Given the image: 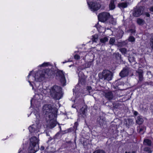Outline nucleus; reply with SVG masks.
<instances>
[{
  "label": "nucleus",
  "instance_id": "obj_1",
  "mask_svg": "<svg viewBox=\"0 0 153 153\" xmlns=\"http://www.w3.org/2000/svg\"><path fill=\"white\" fill-rule=\"evenodd\" d=\"M43 111L44 114L48 115L49 119L56 118L57 110L53 108L51 105H44L43 107Z\"/></svg>",
  "mask_w": 153,
  "mask_h": 153
},
{
  "label": "nucleus",
  "instance_id": "obj_29",
  "mask_svg": "<svg viewBox=\"0 0 153 153\" xmlns=\"http://www.w3.org/2000/svg\"><path fill=\"white\" fill-rule=\"evenodd\" d=\"M28 129H29L30 131V132H33L34 130V129L33 128V127L31 126L29 127L28 128Z\"/></svg>",
  "mask_w": 153,
  "mask_h": 153
},
{
  "label": "nucleus",
  "instance_id": "obj_6",
  "mask_svg": "<svg viewBox=\"0 0 153 153\" xmlns=\"http://www.w3.org/2000/svg\"><path fill=\"white\" fill-rule=\"evenodd\" d=\"M89 7L92 11H96L99 9L100 5L99 2H91L90 3L88 2Z\"/></svg>",
  "mask_w": 153,
  "mask_h": 153
},
{
  "label": "nucleus",
  "instance_id": "obj_25",
  "mask_svg": "<svg viewBox=\"0 0 153 153\" xmlns=\"http://www.w3.org/2000/svg\"><path fill=\"white\" fill-rule=\"evenodd\" d=\"M92 62L89 61L86 62L85 64V66L87 68H89L90 67L91 65H92Z\"/></svg>",
  "mask_w": 153,
  "mask_h": 153
},
{
  "label": "nucleus",
  "instance_id": "obj_39",
  "mask_svg": "<svg viewBox=\"0 0 153 153\" xmlns=\"http://www.w3.org/2000/svg\"><path fill=\"white\" fill-rule=\"evenodd\" d=\"M150 10L151 11L153 12V7H152L150 8Z\"/></svg>",
  "mask_w": 153,
  "mask_h": 153
},
{
  "label": "nucleus",
  "instance_id": "obj_22",
  "mask_svg": "<svg viewBox=\"0 0 153 153\" xmlns=\"http://www.w3.org/2000/svg\"><path fill=\"white\" fill-rule=\"evenodd\" d=\"M108 41V39L106 37H105L100 39V42L103 43H105L106 42Z\"/></svg>",
  "mask_w": 153,
  "mask_h": 153
},
{
  "label": "nucleus",
  "instance_id": "obj_27",
  "mask_svg": "<svg viewBox=\"0 0 153 153\" xmlns=\"http://www.w3.org/2000/svg\"><path fill=\"white\" fill-rule=\"evenodd\" d=\"M93 153H105V152L102 150H97L94 151Z\"/></svg>",
  "mask_w": 153,
  "mask_h": 153
},
{
  "label": "nucleus",
  "instance_id": "obj_35",
  "mask_svg": "<svg viewBox=\"0 0 153 153\" xmlns=\"http://www.w3.org/2000/svg\"><path fill=\"white\" fill-rule=\"evenodd\" d=\"M87 89L88 90H90L92 89V88L91 86H88L87 87Z\"/></svg>",
  "mask_w": 153,
  "mask_h": 153
},
{
  "label": "nucleus",
  "instance_id": "obj_17",
  "mask_svg": "<svg viewBox=\"0 0 153 153\" xmlns=\"http://www.w3.org/2000/svg\"><path fill=\"white\" fill-rule=\"evenodd\" d=\"M127 6L128 5L126 3H121L118 4V7L120 8H126L127 7Z\"/></svg>",
  "mask_w": 153,
  "mask_h": 153
},
{
  "label": "nucleus",
  "instance_id": "obj_41",
  "mask_svg": "<svg viewBox=\"0 0 153 153\" xmlns=\"http://www.w3.org/2000/svg\"><path fill=\"white\" fill-rule=\"evenodd\" d=\"M83 53L85 54V52H82V53H80V54H83Z\"/></svg>",
  "mask_w": 153,
  "mask_h": 153
},
{
  "label": "nucleus",
  "instance_id": "obj_43",
  "mask_svg": "<svg viewBox=\"0 0 153 153\" xmlns=\"http://www.w3.org/2000/svg\"><path fill=\"white\" fill-rule=\"evenodd\" d=\"M31 72H30L29 74V75L28 76V77H29L30 75V74H31Z\"/></svg>",
  "mask_w": 153,
  "mask_h": 153
},
{
  "label": "nucleus",
  "instance_id": "obj_2",
  "mask_svg": "<svg viewBox=\"0 0 153 153\" xmlns=\"http://www.w3.org/2000/svg\"><path fill=\"white\" fill-rule=\"evenodd\" d=\"M50 93L51 97L56 100L60 99L62 96L61 88L58 86H54L50 89Z\"/></svg>",
  "mask_w": 153,
  "mask_h": 153
},
{
  "label": "nucleus",
  "instance_id": "obj_11",
  "mask_svg": "<svg viewBox=\"0 0 153 153\" xmlns=\"http://www.w3.org/2000/svg\"><path fill=\"white\" fill-rule=\"evenodd\" d=\"M128 73V70L127 68H124L120 72V75L122 77H124L127 76Z\"/></svg>",
  "mask_w": 153,
  "mask_h": 153
},
{
  "label": "nucleus",
  "instance_id": "obj_16",
  "mask_svg": "<svg viewBox=\"0 0 153 153\" xmlns=\"http://www.w3.org/2000/svg\"><path fill=\"white\" fill-rule=\"evenodd\" d=\"M137 23L139 25H143L145 23V21L142 19L138 18L137 20Z\"/></svg>",
  "mask_w": 153,
  "mask_h": 153
},
{
  "label": "nucleus",
  "instance_id": "obj_3",
  "mask_svg": "<svg viewBox=\"0 0 153 153\" xmlns=\"http://www.w3.org/2000/svg\"><path fill=\"white\" fill-rule=\"evenodd\" d=\"M30 143L29 150L30 153H35L39 149L38 143L39 140L35 137H32L30 139Z\"/></svg>",
  "mask_w": 153,
  "mask_h": 153
},
{
  "label": "nucleus",
  "instance_id": "obj_30",
  "mask_svg": "<svg viewBox=\"0 0 153 153\" xmlns=\"http://www.w3.org/2000/svg\"><path fill=\"white\" fill-rule=\"evenodd\" d=\"M50 64L48 62H45L42 64V65H40V66H46L47 65H49Z\"/></svg>",
  "mask_w": 153,
  "mask_h": 153
},
{
  "label": "nucleus",
  "instance_id": "obj_23",
  "mask_svg": "<svg viewBox=\"0 0 153 153\" xmlns=\"http://www.w3.org/2000/svg\"><path fill=\"white\" fill-rule=\"evenodd\" d=\"M150 45L152 49L153 50V35L151 36L150 39Z\"/></svg>",
  "mask_w": 153,
  "mask_h": 153
},
{
  "label": "nucleus",
  "instance_id": "obj_24",
  "mask_svg": "<svg viewBox=\"0 0 153 153\" xmlns=\"http://www.w3.org/2000/svg\"><path fill=\"white\" fill-rule=\"evenodd\" d=\"M120 51L123 54H125L127 52V50L125 48H122L120 49Z\"/></svg>",
  "mask_w": 153,
  "mask_h": 153
},
{
  "label": "nucleus",
  "instance_id": "obj_37",
  "mask_svg": "<svg viewBox=\"0 0 153 153\" xmlns=\"http://www.w3.org/2000/svg\"><path fill=\"white\" fill-rule=\"evenodd\" d=\"M138 114V112L136 111H135L134 112V114L135 115H137Z\"/></svg>",
  "mask_w": 153,
  "mask_h": 153
},
{
  "label": "nucleus",
  "instance_id": "obj_26",
  "mask_svg": "<svg viewBox=\"0 0 153 153\" xmlns=\"http://www.w3.org/2000/svg\"><path fill=\"white\" fill-rule=\"evenodd\" d=\"M144 150L145 151H146L148 152V153H151L152 151L148 147H145L144 149Z\"/></svg>",
  "mask_w": 153,
  "mask_h": 153
},
{
  "label": "nucleus",
  "instance_id": "obj_32",
  "mask_svg": "<svg viewBox=\"0 0 153 153\" xmlns=\"http://www.w3.org/2000/svg\"><path fill=\"white\" fill-rule=\"evenodd\" d=\"M137 72L138 73V74H143V71L140 69H139L137 71Z\"/></svg>",
  "mask_w": 153,
  "mask_h": 153
},
{
  "label": "nucleus",
  "instance_id": "obj_9",
  "mask_svg": "<svg viewBox=\"0 0 153 153\" xmlns=\"http://www.w3.org/2000/svg\"><path fill=\"white\" fill-rule=\"evenodd\" d=\"M87 111V107L86 106H84L82 107L80 110V114L82 116L84 117L86 115Z\"/></svg>",
  "mask_w": 153,
  "mask_h": 153
},
{
  "label": "nucleus",
  "instance_id": "obj_18",
  "mask_svg": "<svg viewBox=\"0 0 153 153\" xmlns=\"http://www.w3.org/2000/svg\"><path fill=\"white\" fill-rule=\"evenodd\" d=\"M98 35H95L92 36V40L94 42H97L98 40Z\"/></svg>",
  "mask_w": 153,
  "mask_h": 153
},
{
  "label": "nucleus",
  "instance_id": "obj_10",
  "mask_svg": "<svg viewBox=\"0 0 153 153\" xmlns=\"http://www.w3.org/2000/svg\"><path fill=\"white\" fill-rule=\"evenodd\" d=\"M105 97L108 100H111L113 99L114 95L111 92H108L106 93L105 94Z\"/></svg>",
  "mask_w": 153,
  "mask_h": 153
},
{
  "label": "nucleus",
  "instance_id": "obj_14",
  "mask_svg": "<svg viewBox=\"0 0 153 153\" xmlns=\"http://www.w3.org/2000/svg\"><path fill=\"white\" fill-rule=\"evenodd\" d=\"M143 121V119L141 116H138L136 120V123L140 125L142 124Z\"/></svg>",
  "mask_w": 153,
  "mask_h": 153
},
{
  "label": "nucleus",
  "instance_id": "obj_12",
  "mask_svg": "<svg viewBox=\"0 0 153 153\" xmlns=\"http://www.w3.org/2000/svg\"><path fill=\"white\" fill-rule=\"evenodd\" d=\"M56 118H51L49 119L50 120V126L52 128H54L55 126H56V125L57 124V122L55 120H52V119H55Z\"/></svg>",
  "mask_w": 153,
  "mask_h": 153
},
{
  "label": "nucleus",
  "instance_id": "obj_38",
  "mask_svg": "<svg viewBox=\"0 0 153 153\" xmlns=\"http://www.w3.org/2000/svg\"><path fill=\"white\" fill-rule=\"evenodd\" d=\"M24 152L23 150H21L19 152V153H24Z\"/></svg>",
  "mask_w": 153,
  "mask_h": 153
},
{
  "label": "nucleus",
  "instance_id": "obj_31",
  "mask_svg": "<svg viewBox=\"0 0 153 153\" xmlns=\"http://www.w3.org/2000/svg\"><path fill=\"white\" fill-rule=\"evenodd\" d=\"M139 80L140 81H142L143 79V74L139 75Z\"/></svg>",
  "mask_w": 153,
  "mask_h": 153
},
{
  "label": "nucleus",
  "instance_id": "obj_45",
  "mask_svg": "<svg viewBox=\"0 0 153 153\" xmlns=\"http://www.w3.org/2000/svg\"><path fill=\"white\" fill-rule=\"evenodd\" d=\"M77 125V123H75V126L76 125Z\"/></svg>",
  "mask_w": 153,
  "mask_h": 153
},
{
  "label": "nucleus",
  "instance_id": "obj_7",
  "mask_svg": "<svg viewBox=\"0 0 153 153\" xmlns=\"http://www.w3.org/2000/svg\"><path fill=\"white\" fill-rule=\"evenodd\" d=\"M56 78L60 80L63 85H65V79L64 74L62 71H60L57 72Z\"/></svg>",
  "mask_w": 153,
  "mask_h": 153
},
{
  "label": "nucleus",
  "instance_id": "obj_46",
  "mask_svg": "<svg viewBox=\"0 0 153 153\" xmlns=\"http://www.w3.org/2000/svg\"><path fill=\"white\" fill-rule=\"evenodd\" d=\"M32 103V100L31 101V103Z\"/></svg>",
  "mask_w": 153,
  "mask_h": 153
},
{
  "label": "nucleus",
  "instance_id": "obj_15",
  "mask_svg": "<svg viewBox=\"0 0 153 153\" xmlns=\"http://www.w3.org/2000/svg\"><path fill=\"white\" fill-rule=\"evenodd\" d=\"M37 75H35L34 77H33L35 79L38 81L41 82L44 79L45 75H42L38 77L37 76Z\"/></svg>",
  "mask_w": 153,
  "mask_h": 153
},
{
  "label": "nucleus",
  "instance_id": "obj_44",
  "mask_svg": "<svg viewBox=\"0 0 153 153\" xmlns=\"http://www.w3.org/2000/svg\"><path fill=\"white\" fill-rule=\"evenodd\" d=\"M102 120H100V123H101V121H102Z\"/></svg>",
  "mask_w": 153,
  "mask_h": 153
},
{
  "label": "nucleus",
  "instance_id": "obj_33",
  "mask_svg": "<svg viewBox=\"0 0 153 153\" xmlns=\"http://www.w3.org/2000/svg\"><path fill=\"white\" fill-rule=\"evenodd\" d=\"M47 72H49V73L48 74H47L48 75V76H50L51 75V70H47L45 72V74H46Z\"/></svg>",
  "mask_w": 153,
  "mask_h": 153
},
{
  "label": "nucleus",
  "instance_id": "obj_20",
  "mask_svg": "<svg viewBox=\"0 0 153 153\" xmlns=\"http://www.w3.org/2000/svg\"><path fill=\"white\" fill-rule=\"evenodd\" d=\"M144 142L145 145L150 146L151 144V140L149 139L145 140H144Z\"/></svg>",
  "mask_w": 153,
  "mask_h": 153
},
{
  "label": "nucleus",
  "instance_id": "obj_13",
  "mask_svg": "<svg viewBox=\"0 0 153 153\" xmlns=\"http://www.w3.org/2000/svg\"><path fill=\"white\" fill-rule=\"evenodd\" d=\"M116 1V0H111L109 4V8L110 10H113L115 8V6L114 2Z\"/></svg>",
  "mask_w": 153,
  "mask_h": 153
},
{
  "label": "nucleus",
  "instance_id": "obj_19",
  "mask_svg": "<svg viewBox=\"0 0 153 153\" xmlns=\"http://www.w3.org/2000/svg\"><path fill=\"white\" fill-rule=\"evenodd\" d=\"M146 127L145 126H141V127H140L139 128V133L141 134H143L144 133V130H146Z\"/></svg>",
  "mask_w": 153,
  "mask_h": 153
},
{
  "label": "nucleus",
  "instance_id": "obj_42",
  "mask_svg": "<svg viewBox=\"0 0 153 153\" xmlns=\"http://www.w3.org/2000/svg\"><path fill=\"white\" fill-rule=\"evenodd\" d=\"M28 82H29L30 83V85H31V86H32V84H31V82L29 81Z\"/></svg>",
  "mask_w": 153,
  "mask_h": 153
},
{
  "label": "nucleus",
  "instance_id": "obj_40",
  "mask_svg": "<svg viewBox=\"0 0 153 153\" xmlns=\"http://www.w3.org/2000/svg\"><path fill=\"white\" fill-rule=\"evenodd\" d=\"M44 147L43 146H42L41 148V149L43 150L44 149Z\"/></svg>",
  "mask_w": 153,
  "mask_h": 153
},
{
  "label": "nucleus",
  "instance_id": "obj_4",
  "mask_svg": "<svg viewBox=\"0 0 153 153\" xmlns=\"http://www.w3.org/2000/svg\"><path fill=\"white\" fill-rule=\"evenodd\" d=\"M98 76L100 79H104L105 80L109 81L112 79V74L110 71L105 70L103 71L101 73H99Z\"/></svg>",
  "mask_w": 153,
  "mask_h": 153
},
{
  "label": "nucleus",
  "instance_id": "obj_36",
  "mask_svg": "<svg viewBox=\"0 0 153 153\" xmlns=\"http://www.w3.org/2000/svg\"><path fill=\"white\" fill-rule=\"evenodd\" d=\"M145 14L146 15V16L148 17H149L150 16L149 14L148 13H146Z\"/></svg>",
  "mask_w": 153,
  "mask_h": 153
},
{
  "label": "nucleus",
  "instance_id": "obj_8",
  "mask_svg": "<svg viewBox=\"0 0 153 153\" xmlns=\"http://www.w3.org/2000/svg\"><path fill=\"white\" fill-rule=\"evenodd\" d=\"M143 8L142 7H136L133 13V16L137 17L141 15L143 12Z\"/></svg>",
  "mask_w": 153,
  "mask_h": 153
},
{
  "label": "nucleus",
  "instance_id": "obj_34",
  "mask_svg": "<svg viewBox=\"0 0 153 153\" xmlns=\"http://www.w3.org/2000/svg\"><path fill=\"white\" fill-rule=\"evenodd\" d=\"M74 58L76 59H80V56L78 55H75L74 56Z\"/></svg>",
  "mask_w": 153,
  "mask_h": 153
},
{
  "label": "nucleus",
  "instance_id": "obj_28",
  "mask_svg": "<svg viewBox=\"0 0 153 153\" xmlns=\"http://www.w3.org/2000/svg\"><path fill=\"white\" fill-rule=\"evenodd\" d=\"M128 40L131 42H133L135 41L134 38L133 36H130L128 39Z\"/></svg>",
  "mask_w": 153,
  "mask_h": 153
},
{
  "label": "nucleus",
  "instance_id": "obj_21",
  "mask_svg": "<svg viewBox=\"0 0 153 153\" xmlns=\"http://www.w3.org/2000/svg\"><path fill=\"white\" fill-rule=\"evenodd\" d=\"M115 41V39L114 37L111 38L109 41L110 44L113 45L114 44V42Z\"/></svg>",
  "mask_w": 153,
  "mask_h": 153
},
{
  "label": "nucleus",
  "instance_id": "obj_5",
  "mask_svg": "<svg viewBox=\"0 0 153 153\" xmlns=\"http://www.w3.org/2000/svg\"><path fill=\"white\" fill-rule=\"evenodd\" d=\"M110 14L107 12H102L98 16L99 20L102 22H106L110 17Z\"/></svg>",
  "mask_w": 153,
  "mask_h": 153
}]
</instances>
